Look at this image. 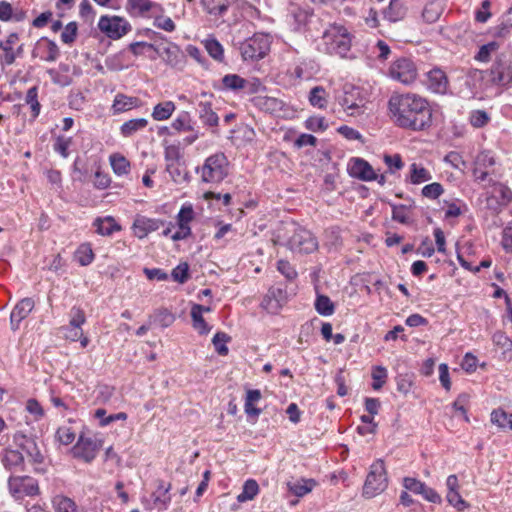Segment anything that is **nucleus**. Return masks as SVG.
Returning a JSON list of instances; mask_svg holds the SVG:
<instances>
[{
	"mask_svg": "<svg viewBox=\"0 0 512 512\" xmlns=\"http://www.w3.org/2000/svg\"><path fill=\"white\" fill-rule=\"evenodd\" d=\"M393 122L404 129L424 130L432 121V112L425 98L415 93L393 94L388 101Z\"/></svg>",
	"mask_w": 512,
	"mask_h": 512,
	"instance_id": "obj_1",
	"label": "nucleus"
},
{
	"mask_svg": "<svg viewBox=\"0 0 512 512\" xmlns=\"http://www.w3.org/2000/svg\"><path fill=\"white\" fill-rule=\"evenodd\" d=\"M228 166L227 157L223 153H215L209 156L196 171L200 174L202 182L217 184L227 177Z\"/></svg>",
	"mask_w": 512,
	"mask_h": 512,
	"instance_id": "obj_2",
	"label": "nucleus"
},
{
	"mask_svg": "<svg viewBox=\"0 0 512 512\" xmlns=\"http://www.w3.org/2000/svg\"><path fill=\"white\" fill-rule=\"evenodd\" d=\"M326 51L329 54L345 57L351 48V35L341 25H332L323 34Z\"/></svg>",
	"mask_w": 512,
	"mask_h": 512,
	"instance_id": "obj_3",
	"label": "nucleus"
},
{
	"mask_svg": "<svg viewBox=\"0 0 512 512\" xmlns=\"http://www.w3.org/2000/svg\"><path fill=\"white\" fill-rule=\"evenodd\" d=\"M271 39L267 34L255 33L239 45L244 61H258L264 58L270 50Z\"/></svg>",
	"mask_w": 512,
	"mask_h": 512,
	"instance_id": "obj_4",
	"label": "nucleus"
},
{
	"mask_svg": "<svg viewBox=\"0 0 512 512\" xmlns=\"http://www.w3.org/2000/svg\"><path fill=\"white\" fill-rule=\"evenodd\" d=\"M388 486V478L385 470L384 462L382 460L375 461L366 477L363 486V496L366 498H373L381 494Z\"/></svg>",
	"mask_w": 512,
	"mask_h": 512,
	"instance_id": "obj_5",
	"label": "nucleus"
},
{
	"mask_svg": "<svg viewBox=\"0 0 512 512\" xmlns=\"http://www.w3.org/2000/svg\"><path fill=\"white\" fill-rule=\"evenodd\" d=\"M222 89L244 95H252L265 90L258 78H243L238 74H227L221 79Z\"/></svg>",
	"mask_w": 512,
	"mask_h": 512,
	"instance_id": "obj_6",
	"label": "nucleus"
},
{
	"mask_svg": "<svg viewBox=\"0 0 512 512\" xmlns=\"http://www.w3.org/2000/svg\"><path fill=\"white\" fill-rule=\"evenodd\" d=\"M366 98L359 87L346 84L339 103L349 116H358L365 112Z\"/></svg>",
	"mask_w": 512,
	"mask_h": 512,
	"instance_id": "obj_7",
	"label": "nucleus"
},
{
	"mask_svg": "<svg viewBox=\"0 0 512 512\" xmlns=\"http://www.w3.org/2000/svg\"><path fill=\"white\" fill-rule=\"evenodd\" d=\"M102 445L103 439L97 434L86 435L82 433L73 448V453L75 457L90 463L96 458Z\"/></svg>",
	"mask_w": 512,
	"mask_h": 512,
	"instance_id": "obj_8",
	"label": "nucleus"
},
{
	"mask_svg": "<svg viewBox=\"0 0 512 512\" xmlns=\"http://www.w3.org/2000/svg\"><path fill=\"white\" fill-rule=\"evenodd\" d=\"M8 488L10 494L16 500L40 494L38 481L30 476H10Z\"/></svg>",
	"mask_w": 512,
	"mask_h": 512,
	"instance_id": "obj_9",
	"label": "nucleus"
},
{
	"mask_svg": "<svg viewBox=\"0 0 512 512\" xmlns=\"http://www.w3.org/2000/svg\"><path fill=\"white\" fill-rule=\"evenodd\" d=\"M287 244L291 251L307 254L314 252L318 247L316 238L309 230L295 225Z\"/></svg>",
	"mask_w": 512,
	"mask_h": 512,
	"instance_id": "obj_10",
	"label": "nucleus"
},
{
	"mask_svg": "<svg viewBox=\"0 0 512 512\" xmlns=\"http://www.w3.org/2000/svg\"><path fill=\"white\" fill-rule=\"evenodd\" d=\"M15 445L20 448L27 456L29 462L35 466L36 472H43L44 469L38 467L44 462L42 454L36 440L22 433H16L13 437Z\"/></svg>",
	"mask_w": 512,
	"mask_h": 512,
	"instance_id": "obj_11",
	"label": "nucleus"
},
{
	"mask_svg": "<svg viewBox=\"0 0 512 512\" xmlns=\"http://www.w3.org/2000/svg\"><path fill=\"white\" fill-rule=\"evenodd\" d=\"M98 28L107 37L116 40L126 35L131 30V25L122 17L104 15L99 19Z\"/></svg>",
	"mask_w": 512,
	"mask_h": 512,
	"instance_id": "obj_12",
	"label": "nucleus"
},
{
	"mask_svg": "<svg viewBox=\"0 0 512 512\" xmlns=\"http://www.w3.org/2000/svg\"><path fill=\"white\" fill-rule=\"evenodd\" d=\"M389 75L392 79L408 85L417 78V68L412 60L400 58L390 66Z\"/></svg>",
	"mask_w": 512,
	"mask_h": 512,
	"instance_id": "obj_13",
	"label": "nucleus"
},
{
	"mask_svg": "<svg viewBox=\"0 0 512 512\" xmlns=\"http://www.w3.org/2000/svg\"><path fill=\"white\" fill-rule=\"evenodd\" d=\"M59 56L60 50L58 45L46 37L40 38L32 50L33 58H38L45 62H55Z\"/></svg>",
	"mask_w": 512,
	"mask_h": 512,
	"instance_id": "obj_14",
	"label": "nucleus"
},
{
	"mask_svg": "<svg viewBox=\"0 0 512 512\" xmlns=\"http://www.w3.org/2000/svg\"><path fill=\"white\" fill-rule=\"evenodd\" d=\"M491 81L498 85H509L512 83V62L506 57H499L493 64L491 70Z\"/></svg>",
	"mask_w": 512,
	"mask_h": 512,
	"instance_id": "obj_15",
	"label": "nucleus"
},
{
	"mask_svg": "<svg viewBox=\"0 0 512 512\" xmlns=\"http://www.w3.org/2000/svg\"><path fill=\"white\" fill-rule=\"evenodd\" d=\"M286 302V292L278 287H272L268 290L261 302V306L268 313L276 314Z\"/></svg>",
	"mask_w": 512,
	"mask_h": 512,
	"instance_id": "obj_16",
	"label": "nucleus"
},
{
	"mask_svg": "<svg viewBox=\"0 0 512 512\" xmlns=\"http://www.w3.org/2000/svg\"><path fill=\"white\" fill-rule=\"evenodd\" d=\"M348 171L350 176L363 181H372L377 179V175L372 166L361 158L351 159Z\"/></svg>",
	"mask_w": 512,
	"mask_h": 512,
	"instance_id": "obj_17",
	"label": "nucleus"
},
{
	"mask_svg": "<svg viewBox=\"0 0 512 512\" xmlns=\"http://www.w3.org/2000/svg\"><path fill=\"white\" fill-rule=\"evenodd\" d=\"M427 87L434 93L444 94L448 89V77L440 68H433L425 75Z\"/></svg>",
	"mask_w": 512,
	"mask_h": 512,
	"instance_id": "obj_18",
	"label": "nucleus"
},
{
	"mask_svg": "<svg viewBox=\"0 0 512 512\" xmlns=\"http://www.w3.org/2000/svg\"><path fill=\"white\" fill-rule=\"evenodd\" d=\"M163 221L138 215L133 223V231L139 239L146 237L149 233L158 230L163 226Z\"/></svg>",
	"mask_w": 512,
	"mask_h": 512,
	"instance_id": "obj_19",
	"label": "nucleus"
},
{
	"mask_svg": "<svg viewBox=\"0 0 512 512\" xmlns=\"http://www.w3.org/2000/svg\"><path fill=\"white\" fill-rule=\"evenodd\" d=\"M34 301L32 298H24L20 300L13 308L10 315V324L12 330H17L22 320H24L34 308Z\"/></svg>",
	"mask_w": 512,
	"mask_h": 512,
	"instance_id": "obj_20",
	"label": "nucleus"
},
{
	"mask_svg": "<svg viewBox=\"0 0 512 512\" xmlns=\"http://www.w3.org/2000/svg\"><path fill=\"white\" fill-rule=\"evenodd\" d=\"M19 36L17 33H10L5 40H0V49L3 54L0 56L1 65H12L16 58L17 53L14 46L18 43Z\"/></svg>",
	"mask_w": 512,
	"mask_h": 512,
	"instance_id": "obj_21",
	"label": "nucleus"
},
{
	"mask_svg": "<svg viewBox=\"0 0 512 512\" xmlns=\"http://www.w3.org/2000/svg\"><path fill=\"white\" fill-rule=\"evenodd\" d=\"M252 102L255 107L270 114H279L284 108V102L275 97L256 96Z\"/></svg>",
	"mask_w": 512,
	"mask_h": 512,
	"instance_id": "obj_22",
	"label": "nucleus"
},
{
	"mask_svg": "<svg viewBox=\"0 0 512 512\" xmlns=\"http://www.w3.org/2000/svg\"><path fill=\"white\" fill-rule=\"evenodd\" d=\"M1 461L7 470L16 471L22 468L24 456L18 449L6 448L2 452Z\"/></svg>",
	"mask_w": 512,
	"mask_h": 512,
	"instance_id": "obj_23",
	"label": "nucleus"
},
{
	"mask_svg": "<svg viewBox=\"0 0 512 512\" xmlns=\"http://www.w3.org/2000/svg\"><path fill=\"white\" fill-rule=\"evenodd\" d=\"M127 7L131 12L139 15H144L149 11H153L154 13L163 12V7L151 0H127Z\"/></svg>",
	"mask_w": 512,
	"mask_h": 512,
	"instance_id": "obj_24",
	"label": "nucleus"
},
{
	"mask_svg": "<svg viewBox=\"0 0 512 512\" xmlns=\"http://www.w3.org/2000/svg\"><path fill=\"white\" fill-rule=\"evenodd\" d=\"M140 106V100L125 94H117L114 98L112 110L114 114L123 113Z\"/></svg>",
	"mask_w": 512,
	"mask_h": 512,
	"instance_id": "obj_25",
	"label": "nucleus"
},
{
	"mask_svg": "<svg viewBox=\"0 0 512 512\" xmlns=\"http://www.w3.org/2000/svg\"><path fill=\"white\" fill-rule=\"evenodd\" d=\"M407 179L411 184L419 185L421 183L430 181L432 179V174L421 163L413 162L409 166V174Z\"/></svg>",
	"mask_w": 512,
	"mask_h": 512,
	"instance_id": "obj_26",
	"label": "nucleus"
},
{
	"mask_svg": "<svg viewBox=\"0 0 512 512\" xmlns=\"http://www.w3.org/2000/svg\"><path fill=\"white\" fill-rule=\"evenodd\" d=\"M171 489V485H164L162 480L158 481L157 491L152 494L154 507L160 511L166 510L171 502V496L169 495V491Z\"/></svg>",
	"mask_w": 512,
	"mask_h": 512,
	"instance_id": "obj_27",
	"label": "nucleus"
},
{
	"mask_svg": "<svg viewBox=\"0 0 512 512\" xmlns=\"http://www.w3.org/2000/svg\"><path fill=\"white\" fill-rule=\"evenodd\" d=\"M199 119L202 123L209 127H216L219 123V117L213 111L212 105L209 102H200L198 105Z\"/></svg>",
	"mask_w": 512,
	"mask_h": 512,
	"instance_id": "obj_28",
	"label": "nucleus"
},
{
	"mask_svg": "<svg viewBox=\"0 0 512 512\" xmlns=\"http://www.w3.org/2000/svg\"><path fill=\"white\" fill-rule=\"evenodd\" d=\"M148 125L146 118H135L124 122L120 127V133L123 137H132L137 132L144 130Z\"/></svg>",
	"mask_w": 512,
	"mask_h": 512,
	"instance_id": "obj_29",
	"label": "nucleus"
},
{
	"mask_svg": "<svg viewBox=\"0 0 512 512\" xmlns=\"http://www.w3.org/2000/svg\"><path fill=\"white\" fill-rule=\"evenodd\" d=\"M93 226L96 228V232L102 236H109L113 232L119 231L121 229L114 218L111 216L95 219Z\"/></svg>",
	"mask_w": 512,
	"mask_h": 512,
	"instance_id": "obj_30",
	"label": "nucleus"
},
{
	"mask_svg": "<svg viewBox=\"0 0 512 512\" xmlns=\"http://www.w3.org/2000/svg\"><path fill=\"white\" fill-rule=\"evenodd\" d=\"M315 485L316 482L313 479H299L287 484L289 491L298 497H303L310 493Z\"/></svg>",
	"mask_w": 512,
	"mask_h": 512,
	"instance_id": "obj_31",
	"label": "nucleus"
},
{
	"mask_svg": "<svg viewBox=\"0 0 512 512\" xmlns=\"http://www.w3.org/2000/svg\"><path fill=\"white\" fill-rule=\"evenodd\" d=\"M489 193L495 196L503 207L512 202V191L503 183H493Z\"/></svg>",
	"mask_w": 512,
	"mask_h": 512,
	"instance_id": "obj_32",
	"label": "nucleus"
},
{
	"mask_svg": "<svg viewBox=\"0 0 512 512\" xmlns=\"http://www.w3.org/2000/svg\"><path fill=\"white\" fill-rule=\"evenodd\" d=\"M203 9L210 15L221 16L229 8V0H201Z\"/></svg>",
	"mask_w": 512,
	"mask_h": 512,
	"instance_id": "obj_33",
	"label": "nucleus"
},
{
	"mask_svg": "<svg viewBox=\"0 0 512 512\" xmlns=\"http://www.w3.org/2000/svg\"><path fill=\"white\" fill-rule=\"evenodd\" d=\"M175 104L172 101L158 103L152 112V117L156 121H164L171 117L175 111Z\"/></svg>",
	"mask_w": 512,
	"mask_h": 512,
	"instance_id": "obj_34",
	"label": "nucleus"
},
{
	"mask_svg": "<svg viewBox=\"0 0 512 512\" xmlns=\"http://www.w3.org/2000/svg\"><path fill=\"white\" fill-rule=\"evenodd\" d=\"M166 171L169 173L171 179L176 184H182L189 181L188 172L178 162L168 163L166 166Z\"/></svg>",
	"mask_w": 512,
	"mask_h": 512,
	"instance_id": "obj_35",
	"label": "nucleus"
},
{
	"mask_svg": "<svg viewBox=\"0 0 512 512\" xmlns=\"http://www.w3.org/2000/svg\"><path fill=\"white\" fill-rule=\"evenodd\" d=\"M406 10L400 0H390L389 7L384 11V17L390 22L404 18Z\"/></svg>",
	"mask_w": 512,
	"mask_h": 512,
	"instance_id": "obj_36",
	"label": "nucleus"
},
{
	"mask_svg": "<svg viewBox=\"0 0 512 512\" xmlns=\"http://www.w3.org/2000/svg\"><path fill=\"white\" fill-rule=\"evenodd\" d=\"M190 314L193 322V328L200 334H207L210 331V327L204 320L203 314H201V305L194 304L191 308Z\"/></svg>",
	"mask_w": 512,
	"mask_h": 512,
	"instance_id": "obj_37",
	"label": "nucleus"
},
{
	"mask_svg": "<svg viewBox=\"0 0 512 512\" xmlns=\"http://www.w3.org/2000/svg\"><path fill=\"white\" fill-rule=\"evenodd\" d=\"M491 422L501 429L512 430V413L503 409H495L491 413Z\"/></svg>",
	"mask_w": 512,
	"mask_h": 512,
	"instance_id": "obj_38",
	"label": "nucleus"
},
{
	"mask_svg": "<svg viewBox=\"0 0 512 512\" xmlns=\"http://www.w3.org/2000/svg\"><path fill=\"white\" fill-rule=\"evenodd\" d=\"M315 310L322 316H331L335 312V305L326 295L317 294Z\"/></svg>",
	"mask_w": 512,
	"mask_h": 512,
	"instance_id": "obj_39",
	"label": "nucleus"
},
{
	"mask_svg": "<svg viewBox=\"0 0 512 512\" xmlns=\"http://www.w3.org/2000/svg\"><path fill=\"white\" fill-rule=\"evenodd\" d=\"M309 101L314 107L319 109L326 108L328 100L325 89L322 86H316L312 88L309 94Z\"/></svg>",
	"mask_w": 512,
	"mask_h": 512,
	"instance_id": "obj_40",
	"label": "nucleus"
},
{
	"mask_svg": "<svg viewBox=\"0 0 512 512\" xmlns=\"http://www.w3.org/2000/svg\"><path fill=\"white\" fill-rule=\"evenodd\" d=\"M172 128L177 132L194 131L193 122L190 114L186 111L181 112L172 122Z\"/></svg>",
	"mask_w": 512,
	"mask_h": 512,
	"instance_id": "obj_41",
	"label": "nucleus"
},
{
	"mask_svg": "<svg viewBox=\"0 0 512 512\" xmlns=\"http://www.w3.org/2000/svg\"><path fill=\"white\" fill-rule=\"evenodd\" d=\"M110 164L113 171L119 176L127 174L130 170L129 161L118 153L110 156Z\"/></svg>",
	"mask_w": 512,
	"mask_h": 512,
	"instance_id": "obj_42",
	"label": "nucleus"
},
{
	"mask_svg": "<svg viewBox=\"0 0 512 512\" xmlns=\"http://www.w3.org/2000/svg\"><path fill=\"white\" fill-rule=\"evenodd\" d=\"M75 259L81 266L89 265L94 259L91 245L89 243L81 244L75 252Z\"/></svg>",
	"mask_w": 512,
	"mask_h": 512,
	"instance_id": "obj_43",
	"label": "nucleus"
},
{
	"mask_svg": "<svg viewBox=\"0 0 512 512\" xmlns=\"http://www.w3.org/2000/svg\"><path fill=\"white\" fill-rule=\"evenodd\" d=\"M53 505L56 512H78L76 503L66 496H56L53 499Z\"/></svg>",
	"mask_w": 512,
	"mask_h": 512,
	"instance_id": "obj_44",
	"label": "nucleus"
},
{
	"mask_svg": "<svg viewBox=\"0 0 512 512\" xmlns=\"http://www.w3.org/2000/svg\"><path fill=\"white\" fill-rule=\"evenodd\" d=\"M259 492V485L255 480L249 479L243 485L242 492L237 496L238 502L252 500Z\"/></svg>",
	"mask_w": 512,
	"mask_h": 512,
	"instance_id": "obj_45",
	"label": "nucleus"
},
{
	"mask_svg": "<svg viewBox=\"0 0 512 512\" xmlns=\"http://www.w3.org/2000/svg\"><path fill=\"white\" fill-rule=\"evenodd\" d=\"M204 46L209 55L217 61H222L224 58V50L222 45L214 38H209L204 41Z\"/></svg>",
	"mask_w": 512,
	"mask_h": 512,
	"instance_id": "obj_46",
	"label": "nucleus"
},
{
	"mask_svg": "<svg viewBox=\"0 0 512 512\" xmlns=\"http://www.w3.org/2000/svg\"><path fill=\"white\" fill-rule=\"evenodd\" d=\"M443 193L444 188L438 182L427 184L421 190L422 196L431 200L438 199Z\"/></svg>",
	"mask_w": 512,
	"mask_h": 512,
	"instance_id": "obj_47",
	"label": "nucleus"
},
{
	"mask_svg": "<svg viewBox=\"0 0 512 512\" xmlns=\"http://www.w3.org/2000/svg\"><path fill=\"white\" fill-rule=\"evenodd\" d=\"M70 320L67 326L82 329V325L86 322L84 311L79 307H72L69 313Z\"/></svg>",
	"mask_w": 512,
	"mask_h": 512,
	"instance_id": "obj_48",
	"label": "nucleus"
},
{
	"mask_svg": "<svg viewBox=\"0 0 512 512\" xmlns=\"http://www.w3.org/2000/svg\"><path fill=\"white\" fill-rule=\"evenodd\" d=\"M470 124L475 128H482L490 121V116L484 110H473L470 113Z\"/></svg>",
	"mask_w": 512,
	"mask_h": 512,
	"instance_id": "obj_49",
	"label": "nucleus"
},
{
	"mask_svg": "<svg viewBox=\"0 0 512 512\" xmlns=\"http://www.w3.org/2000/svg\"><path fill=\"white\" fill-rule=\"evenodd\" d=\"M229 340L230 337L224 332H218L214 335L212 342L219 355L225 356L228 354V347L226 346V343Z\"/></svg>",
	"mask_w": 512,
	"mask_h": 512,
	"instance_id": "obj_50",
	"label": "nucleus"
},
{
	"mask_svg": "<svg viewBox=\"0 0 512 512\" xmlns=\"http://www.w3.org/2000/svg\"><path fill=\"white\" fill-rule=\"evenodd\" d=\"M25 101L30 105L33 112V118H36L40 113V103L38 101V90L37 87H31L28 89Z\"/></svg>",
	"mask_w": 512,
	"mask_h": 512,
	"instance_id": "obj_51",
	"label": "nucleus"
},
{
	"mask_svg": "<svg viewBox=\"0 0 512 512\" xmlns=\"http://www.w3.org/2000/svg\"><path fill=\"white\" fill-rule=\"evenodd\" d=\"M499 48V44L495 41L489 42L485 45H482L475 56V59L481 62H488L490 59L491 53L497 51Z\"/></svg>",
	"mask_w": 512,
	"mask_h": 512,
	"instance_id": "obj_52",
	"label": "nucleus"
},
{
	"mask_svg": "<svg viewBox=\"0 0 512 512\" xmlns=\"http://www.w3.org/2000/svg\"><path fill=\"white\" fill-rule=\"evenodd\" d=\"M56 437L61 444L69 445L75 440L76 434L71 427L62 426L58 428Z\"/></svg>",
	"mask_w": 512,
	"mask_h": 512,
	"instance_id": "obj_53",
	"label": "nucleus"
},
{
	"mask_svg": "<svg viewBox=\"0 0 512 512\" xmlns=\"http://www.w3.org/2000/svg\"><path fill=\"white\" fill-rule=\"evenodd\" d=\"M153 25L156 28L166 32H173L176 28L174 21L170 17L164 16L162 14L156 15L154 17Z\"/></svg>",
	"mask_w": 512,
	"mask_h": 512,
	"instance_id": "obj_54",
	"label": "nucleus"
},
{
	"mask_svg": "<svg viewBox=\"0 0 512 512\" xmlns=\"http://www.w3.org/2000/svg\"><path fill=\"white\" fill-rule=\"evenodd\" d=\"M373 384L372 387L374 390H379L385 383L387 379V370L382 366H377L372 371Z\"/></svg>",
	"mask_w": 512,
	"mask_h": 512,
	"instance_id": "obj_55",
	"label": "nucleus"
},
{
	"mask_svg": "<svg viewBox=\"0 0 512 512\" xmlns=\"http://www.w3.org/2000/svg\"><path fill=\"white\" fill-rule=\"evenodd\" d=\"M392 219L406 224L409 222V208L405 205H394L392 207Z\"/></svg>",
	"mask_w": 512,
	"mask_h": 512,
	"instance_id": "obj_56",
	"label": "nucleus"
},
{
	"mask_svg": "<svg viewBox=\"0 0 512 512\" xmlns=\"http://www.w3.org/2000/svg\"><path fill=\"white\" fill-rule=\"evenodd\" d=\"M172 278L178 283H185L189 278V266L187 263H180L172 270Z\"/></svg>",
	"mask_w": 512,
	"mask_h": 512,
	"instance_id": "obj_57",
	"label": "nucleus"
},
{
	"mask_svg": "<svg viewBox=\"0 0 512 512\" xmlns=\"http://www.w3.org/2000/svg\"><path fill=\"white\" fill-rule=\"evenodd\" d=\"M77 24L75 22L68 23L61 33V40L65 44H71L77 36Z\"/></svg>",
	"mask_w": 512,
	"mask_h": 512,
	"instance_id": "obj_58",
	"label": "nucleus"
},
{
	"mask_svg": "<svg viewBox=\"0 0 512 512\" xmlns=\"http://www.w3.org/2000/svg\"><path fill=\"white\" fill-rule=\"evenodd\" d=\"M422 17L426 22L434 23L440 17V10L435 3H430L425 6L422 12Z\"/></svg>",
	"mask_w": 512,
	"mask_h": 512,
	"instance_id": "obj_59",
	"label": "nucleus"
},
{
	"mask_svg": "<svg viewBox=\"0 0 512 512\" xmlns=\"http://www.w3.org/2000/svg\"><path fill=\"white\" fill-rule=\"evenodd\" d=\"M26 410L38 421L44 417V409L36 399H29L26 402Z\"/></svg>",
	"mask_w": 512,
	"mask_h": 512,
	"instance_id": "obj_60",
	"label": "nucleus"
},
{
	"mask_svg": "<svg viewBox=\"0 0 512 512\" xmlns=\"http://www.w3.org/2000/svg\"><path fill=\"white\" fill-rule=\"evenodd\" d=\"M403 486L408 491H411L415 494H420L425 487V483L413 477H405L403 479Z\"/></svg>",
	"mask_w": 512,
	"mask_h": 512,
	"instance_id": "obj_61",
	"label": "nucleus"
},
{
	"mask_svg": "<svg viewBox=\"0 0 512 512\" xmlns=\"http://www.w3.org/2000/svg\"><path fill=\"white\" fill-rule=\"evenodd\" d=\"M71 138L59 136L54 143V150L62 157L67 158L69 155L68 149L71 145Z\"/></svg>",
	"mask_w": 512,
	"mask_h": 512,
	"instance_id": "obj_62",
	"label": "nucleus"
},
{
	"mask_svg": "<svg viewBox=\"0 0 512 512\" xmlns=\"http://www.w3.org/2000/svg\"><path fill=\"white\" fill-rule=\"evenodd\" d=\"M155 320L162 326L168 327L175 321V316L167 309L158 310L155 314Z\"/></svg>",
	"mask_w": 512,
	"mask_h": 512,
	"instance_id": "obj_63",
	"label": "nucleus"
},
{
	"mask_svg": "<svg viewBox=\"0 0 512 512\" xmlns=\"http://www.w3.org/2000/svg\"><path fill=\"white\" fill-rule=\"evenodd\" d=\"M501 245L505 252L512 253V221L502 231Z\"/></svg>",
	"mask_w": 512,
	"mask_h": 512,
	"instance_id": "obj_64",
	"label": "nucleus"
}]
</instances>
